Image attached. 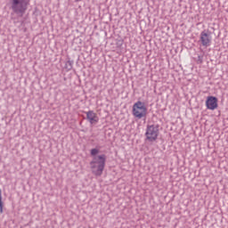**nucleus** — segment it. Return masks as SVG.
<instances>
[{"instance_id":"nucleus-1","label":"nucleus","mask_w":228,"mask_h":228,"mask_svg":"<svg viewBox=\"0 0 228 228\" xmlns=\"http://www.w3.org/2000/svg\"><path fill=\"white\" fill-rule=\"evenodd\" d=\"M97 154H99V149L94 148L90 151V155L93 158V160L90 162V167L94 175L101 176L102 175V172H104V167H106V155Z\"/></svg>"},{"instance_id":"nucleus-2","label":"nucleus","mask_w":228,"mask_h":228,"mask_svg":"<svg viewBox=\"0 0 228 228\" xmlns=\"http://www.w3.org/2000/svg\"><path fill=\"white\" fill-rule=\"evenodd\" d=\"M11 4V9L13 13L16 15H24L26 13V10H28V4H29L30 0H9Z\"/></svg>"},{"instance_id":"nucleus-3","label":"nucleus","mask_w":228,"mask_h":228,"mask_svg":"<svg viewBox=\"0 0 228 228\" xmlns=\"http://www.w3.org/2000/svg\"><path fill=\"white\" fill-rule=\"evenodd\" d=\"M133 115L135 118H145L147 117V107L145 103L138 101L133 106Z\"/></svg>"},{"instance_id":"nucleus-4","label":"nucleus","mask_w":228,"mask_h":228,"mask_svg":"<svg viewBox=\"0 0 228 228\" xmlns=\"http://www.w3.org/2000/svg\"><path fill=\"white\" fill-rule=\"evenodd\" d=\"M145 136L148 142H156L159 136V125H148Z\"/></svg>"},{"instance_id":"nucleus-5","label":"nucleus","mask_w":228,"mask_h":228,"mask_svg":"<svg viewBox=\"0 0 228 228\" xmlns=\"http://www.w3.org/2000/svg\"><path fill=\"white\" fill-rule=\"evenodd\" d=\"M200 42L203 47H209L212 42L211 32L209 30H203L200 33Z\"/></svg>"},{"instance_id":"nucleus-6","label":"nucleus","mask_w":228,"mask_h":228,"mask_svg":"<svg viewBox=\"0 0 228 228\" xmlns=\"http://www.w3.org/2000/svg\"><path fill=\"white\" fill-rule=\"evenodd\" d=\"M207 110H211L212 111L218 108V98L216 96H208L206 100Z\"/></svg>"},{"instance_id":"nucleus-7","label":"nucleus","mask_w":228,"mask_h":228,"mask_svg":"<svg viewBox=\"0 0 228 228\" xmlns=\"http://www.w3.org/2000/svg\"><path fill=\"white\" fill-rule=\"evenodd\" d=\"M86 118L90 124H97L99 122V117H97V114L94 112V110H89L86 112Z\"/></svg>"},{"instance_id":"nucleus-8","label":"nucleus","mask_w":228,"mask_h":228,"mask_svg":"<svg viewBox=\"0 0 228 228\" xmlns=\"http://www.w3.org/2000/svg\"><path fill=\"white\" fill-rule=\"evenodd\" d=\"M74 65V61H68L65 64L66 70H72V67Z\"/></svg>"},{"instance_id":"nucleus-9","label":"nucleus","mask_w":228,"mask_h":228,"mask_svg":"<svg viewBox=\"0 0 228 228\" xmlns=\"http://www.w3.org/2000/svg\"><path fill=\"white\" fill-rule=\"evenodd\" d=\"M204 62V54L198 55L197 63L202 64Z\"/></svg>"},{"instance_id":"nucleus-10","label":"nucleus","mask_w":228,"mask_h":228,"mask_svg":"<svg viewBox=\"0 0 228 228\" xmlns=\"http://www.w3.org/2000/svg\"><path fill=\"white\" fill-rule=\"evenodd\" d=\"M0 213H3V196L1 195V189H0Z\"/></svg>"},{"instance_id":"nucleus-11","label":"nucleus","mask_w":228,"mask_h":228,"mask_svg":"<svg viewBox=\"0 0 228 228\" xmlns=\"http://www.w3.org/2000/svg\"><path fill=\"white\" fill-rule=\"evenodd\" d=\"M79 1H82V0H76L77 3H79Z\"/></svg>"}]
</instances>
